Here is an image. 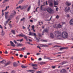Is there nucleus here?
<instances>
[{
  "mask_svg": "<svg viewBox=\"0 0 73 73\" xmlns=\"http://www.w3.org/2000/svg\"><path fill=\"white\" fill-rule=\"evenodd\" d=\"M11 73H15V71H12L11 72Z\"/></svg>",
  "mask_w": 73,
  "mask_h": 73,
  "instance_id": "nucleus-62",
  "label": "nucleus"
},
{
  "mask_svg": "<svg viewBox=\"0 0 73 73\" xmlns=\"http://www.w3.org/2000/svg\"><path fill=\"white\" fill-rule=\"evenodd\" d=\"M41 41L43 42H47V40H41Z\"/></svg>",
  "mask_w": 73,
  "mask_h": 73,
  "instance_id": "nucleus-34",
  "label": "nucleus"
},
{
  "mask_svg": "<svg viewBox=\"0 0 73 73\" xmlns=\"http://www.w3.org/2000/svg\"><path fill=\"white\" fill-rule=\"evenodd\" d=\"M62 63L63 64H66V62H62Z\"/></svg>",
  "mask_w": 73,
  "mask_h": 73,
  "instance_id": "nucleus-53",
  "label": "nucleus"
},
{
  "mask_svg": "<svg viewBox=\"0 0 73 73\" xmlns=\"http://www.w3.org/2000/svg\"><path fill=\"white\" fill-rule=\"evenodd\" d=\"M27 54V55H29L30 54V53H27V54Z\"/></svg>",
  "mask_w": 73,
  "mask_h": 73,
  "instance_id": "nucleus-63",
  "label": "nucleus"
},
{
  "mask_svg": "<svg viewBox=\"0 0 73 73\" xmlns=\"http://www.w3.org/2000/svg\"><path fill=\"white\" fill-rule=\"evenodd\" d=\"M55 36L58 39H61L62 37L63 38H68V34L65 31L61 33L60 31H56L55 32Z\"/></svg>",
  "mask_w": 73,
  "mask_h": 73,
  "instance_id": "nucleus-1",
  "label": "nucleus"
},
{
  "mask_svg": "<svg viewBox=\"0 0 73 73\" xmlns=\"http://www.w3.org/2000/svg\"><path fill=\"white\" fill-rule=\"evenodd\" d=\"M54 28L58 29V28H62V25H61V23H59L58 24H56L53 26Z\"/></svg>",
  "mask_w": 73,
  "mask_h": 73,
  "instance_id": "nucleus-2",
  "label": "nucleus"
},
{
  "mask_svg": "<svg viewBox=\"0 0 73 73\" xmlns=\"http://www.w3.org/2000/svg\"><path fill=\"white\" fill-rule=\"evenodd\" d=\"M23 37H24V38H25V39L26 40V41H28V38L27 37V36H25V35H24Z\"/></svg>",
  "mask_w": 73,
  "mask_h": 73,
  "instance_id": "nucleus-19",
  "label": "nucleus"
},
{
  "mask_svg": "<svg viewBox=\"0 0 73 73\" xmlns=\"http://www.w3.org/2000/svg\"><path fill=\"white\" fill-rule=\"evenodd\" d=\"M65 49V47H61L60 48V50H62L63 49Z\"/></svg>",
  "mask_w": 73,
  "mask_h": 73,
  "instance_id": "nucleus-33",
  "label": "nucleus"
},
{
  "mask_svg": "<svg viewBox=\"0 0 73 73\" xmlns=\"http://www.w3.org/2000/svg\"><path fill=\"white\" fill-rule=\"evenodd\" d=\"M23 46V44H21L20 43H17V45H16L17 47H19V46Z\"/></svg>",
  "mask_w": 73,
  "mask_h": 73,
  "instance_id": "nucleus-9",
  "label": "nucleus"
},
{
  "mask_svg": "<svg viewBox=\"0 0 73 73\" xmlns=\"http://www.w3.org/2000/svg\"><path fill=\"white\" fill-rule=\"evenodd\" d=\"M24 0H20L18 3V4H21V3H23V2Z\"/></svg>",
  "mask_w": 73,
  "mask_h": 73,
  "instance_id": "nucleus-23",
  "label": "nucleus"
},
{
  "mask_svg": "<svg viewBox=\"0 0 73 73\" xmlns=\"http://www.w3.org/2000/svg\"><path fill=\"white\" fill-rule=\"evenodd\" d=\"M24 20H25V18H23L22 19H21V21H24Z\"/></svg>",
  "mask_w": 73,
  "mask_h": 73,
  "instance_id": "nucleus-40",
  "label": "nucleus"
},
{
  "mask_svg": "<svg viewBox=\"0 0 73 73\" xmlns=\"http://www.w3.org/2000/svg\"><path fill=\"white\" fill-rule=\"evenodd\" d=\"M63 65V64L62 63V62L59 64V65Z\"/></svg>",
  "mask_w": 73,
  "mask_h": 73,
  "instance_id": "nucleus-50",
  "label": "nucleus"
},
{
  "mask_svg": "<svg viewBox=\"0 0 73 73\" xmlns=\"http://www.w3.org/2000/svg\"><path fill=\"white\" fill-rule=\"evenodd\" d=\"M16 9H20V6L19 7H17L16 8Z\"/></svg>",
  "mask_w": 73,
  "mask_h": 73,
  "instance_id": "nucleus-48",
  "label": "nucleus"
},
{
  "mask_svg": "<svg viewBox=\"0 0 73 73\" xmlns=\"http://www.w3.org/2000/svg\"><path fill=\"white\" fill-rule=\"evenodd\" d=\"M50 36L52 38H54V35L52 33H51L50 35Z\"/></svg>",
  "mask_w": 73,
  "mask_h": 73,
  "instance_id": "nucleus-17",
  "label": "nucleus"
},
{
  "mask_svg": "<svg viewBox=\"0 0 73 73\" xmlns=\"http://www.w3.org/2000/svg\"><path fill=\"white\" fill-rule=\"evenodd\" d=\"M11 32L12 33H13V35H15V34H16V33L15 32V30H12L11 31Z\"/></svg>",
  "mask_w": 73,
  "mask_h": 73,
  "instance_id": "nucleus-25",
  "label": "nucleus"
},
{
  "mask_svg": "<svg viewBox=\"0 0 73 73\" xmlns=\"http://www.w3.org/2000/svg\"><path fill=\"white\" fill-rule=\"evenodd\" d=\"M5 7V5L3 4L1 6V8H4Z\"/></svg>",
  "mask_w": 73,
  "mask_h": 73,
  "instance_id": "nucleus-44",
  "label": "nucleus"
},
{
  "mask_svg": "<svg viewBox=\"0 0 73 73\" xmlns=\"http://www.w3.org/2000/svg\"><path fill=\"white\" fill-rule=\"evenodd\" d=\"M70 7L67 6L65 8L64 11L66 13H68V12H69V11H70Z\"/></svg>",
  "mask_w": 73,
  "mask_h": 73,
  "instance_id": "nucleus-4",
  "label": "nucleus"
},
{
  "mask_svg": "<svg viewBox=\"0 0 73 73\" xmlns=\"http://www.w3.org/2000/svg\"><path fill=\"white\" fill-rule=\"evenodd\" d=\"M16 19H17L18 20V19H20V18H19V17L18 16H17L16 17Z\"/></svg>",
  "mask_w": 73,
  "mask_h": 73,
  "instance_id": "nucleus-57",
  "label": "nucleus"
},
{
  "mask_svg": "<svg viewBox=\"0 0 73 73\" xmlns=\"http://www.w3.org/2000/svg\"><path fill=\"white\" fill-rule=\"evenodd\" d=\"M24 35L22 34H19V35H16L17 37H24Z\"/></svg>",
  "mask_w": 73,
  "mask_h": 73,
  "instance_id": "nucleus-15",
  "label": "nucleus"
},
{
  "mask_svg": "<svg viewBox=\"0 0 73 73\" xmlns=\"http://www.w3.org/2000/svg\"><path fill=\"white\" fill-rule=\"evenodd\" d=\"M56 19H59V16L58 15H57V16L56 17Z\"/></svg>",
  "mask_w": 73,
  "mask_h": 73,
  "instance_id": "nucleus-36",
  "label": "nucleus"
},
{
  "mask_svg": "<svg viewBox=\"0 0 73 73\" xmlns=\"http://www.w3.org/2000/svg\"><path fill=\"white\" fill-rule=\"evenodd\" d=\"M1 36H4V35H5V32L3 30L1 33Z\"/></svg>",
  "mask_w": 73,
  "mask_h": 73,
  "instance_id": "nucleus-22",
  "label": "nucleus"
},
{
  "mask_svg": "<svg viewBox=\"0 0 73 73\" xmlns=\"http://www.w3.org/2000/svg\"><path fill=\"white\" fill-rule=\"evenodd\" d=\"M5 16L6 19H8V14L7 12H5Z\"/></svg>",
  "mask_w": 73,
  "mask_h": 73,
  "instance_id": "nucleus-11",
  "label": "nucleus"
},
{
  "mask_svg": "<svg viewBox=\"0 0 73 73\" xmlns=\"http://www.w3.org/2000/svg\"><path fill=\"white\" fill-rule=\"evenodd\" d=\"M42 6H44V5H42L40 7L41 10H42V11H44V8L42 7Z\"/></svg>",
  "mask_w": 73,
  "mask_h": 73,
  "instance_id": "nucleus-29",
  "label": "nucleus"
},
{
  "mask_svg": "<svg viewBox=\"0 0 73 73\" xmlns=\"http://www.w3.org/2000/svg\"><path fill=\"white\" fill-rule=\"evenodd\" d=\"M21 67L22 68H27V66H23V65H22Z\"/></svg>",
  "mask_w": 73,
  "mask_h": 73,
  "instance_id": "nucleus-31",
  "label": "nucleus"
},
{
  "mask_svg": "<svg viewBox=\"0 0 73 73\" xmlns=\"http://www.w3.org/2000/svg\"><path fill=\"white\" fill-rule=\"evenodd\" d=\"M13 17V16L12 15H10L9 16V19H8V21H9L10 20H11L12 18Z\"/></svg>",
  "mask_w": 73,
  "mask_h": 73,
  "instance_id": "nucleus-12",
  "label": "nucleus"
},
{
  "mask_svg": "<svg viewBox=\"0 0 73 73\" xmlns=\"http://www.w3.org/2000/svg\"><path fill=\"white\" fill-rule=\"evenodd\" d=\"M9 8V6H8L6 7L5 10H7V9H8V8Z\"/></svg>",
  "mask_w": 73,
  "mask_h": 73,
  "instance_id": "nucleus-35",
  "label": "nucleus"
},
{
  "mask_svg": "<svg viewBox=\"0 0 73 73\" xmlns=\"http://www.w3.org/2000/svg\"><path fill=\"white\" fill-rule=\"evenodd\" d=\"M9 63L8 62L5 64V65L7 66V65H9Z\"/></svg>",
  "mask_w": 73,
  "mask_h": 73,
  "instance_id": "nucleus-55",
  "label": "nucleus"
},
{
  "mask_svg": "<svg viewBox=\"0 0 73 73\" xmlns=\"http://www.w3.org/2000/svg\"><path fill=\"white\" fill-rule=\"evenodd\" d=\"M13 12L14 13L13 15H16V11H13Z\"/></svg>",
  "mask_w": 73,
  "mask_h": 73,
  "instance_id": "nucleus-39",
  "label": "nucleus"
},
{
  "mask_svg": "<svg viewBox=\"0 0 73 73\" xmlns=\"http://www.w3.org/2000/svg\"><path fill=\"white\" fill-rule=\"evenodd\" d=\"M30 22H31V23H32L33 22V20H30Z\"/></svg>",
  "mask_w": 73,
  "mask_h": 73,
  "instance_id": "nucleus-64",
  "label": "nucleus"
},
{
  "mask_svg": "<svg viewBox=\"0 0 73 73\" xmlns=\"http://www.w3.org/2000/svg\"><path fill=\"white\" fill-rule=\"evenodd\" d=\"M40 64L41 65H43V64H45V62H41L40 63Z\"/></svg>",
  "mask_w": 73,
  "mask_h": 73,
  "instance_id": "nucleus-37",
  "label": "nucleus"
},
{
  "mask_svg": "<svg viewBox=\"0 0 73 73\" xmlns=\"http://www.w3.org/2000/svg\"><path fill=\"white\" fill-rule=\"evenodd\" d=\"M9 25L10 27V28H12V25H11L9 24Z\"/></svg>",
  "mask_w": 73,
  "mask_h": 73,
  "instance_id": "nucleus-59",
  "label": "nucleus"
},
{
  "mask_svg": "<svg viewBox=\"0 0 73 73\" xmlns=\"http://www.w3.org/2000/svg\"><path fill=\"white\" fill-rule=\"evenodd\" d=\"M61 73H64L65 72H66V70L65 69H63L60 71Z\"/></svg>",
  "mask_w": 73,
  "mask_h": 73,
  "instance_id": "nucleus-21",
  "label": "nucleus"
},
{
  "mask_svg": "<svg viewBox=\"0 0 73 73\" xmlns=\"http://www.w3.org/2000/svg\"><path fill=\"white\" fill-rule=\"evenodd\" d=\"M70 24L71 25H73V19H72L70 22Z\"/></svg>",
  "mask_w": 73,
  "mask_h": 73,
  "instance_id": "nucleus-10",
  "label": "nucleus"
},
{
  "mask_svg": "<svg viewBox=\"0 0 73 73\" xmlns=\"http://www.w3.org/2000/svg\"><path fill=\"white\" fill-rule=\"evenodd\" d=\"M32 28L33 29H34V28H35V26H34V25L32 26Z\"/></svg>",
  "mask_w": 73,
  "mask_h": 73,
  "instance_id": "nucleus-56",
  "label": "nucleus"
},
{
  "mask_svg": "<svg viewBox=\"0 0 73 73\" xmlns=\"http://www.w3.org/2000/svg\"><path fill=\"white\" fill-rule=\"evenodd\" d=\"M58 7H57L56 8V11H58Z\"/></svg>",
  "mask_w": 73,
  "mask_h": 73,
  "instance_id": "nucleus-61",
  "label": "nucleus"
},
{
  "mask_svg": "<svg viewBox=\"0 0 73 73\" xmlns=\"http://www.w3.org/2000/svg\"><path fill=\"white\" fill-rule=\"evenodd\" d=\"M30 65H31L33 67H37V64H30Z\"/></svg>",
  "mask_w": 73,
  "mask_h": 73,
  "instance_id": "nucleus-13",
  "label": "nucleus"
},
{
  "mask_svg": "<svg viewBox=\"0 0 73 73\" xmlns=\"http://www.w3.org/2000/svg\"><path fill=\"white\" fill-rule=\"evenodd\" d=\"M31 7L30 6L27 9V12H29L30 10L31 9Z\"/></svg>",
  "mask_w": 73,
  "mask_h": 73,
  "instance_id": "nucleus-30",
  "label": "nucleus"
},
{
  "mask_svg": "<svg viewBox=\"0 0 73 73\" xmlns=\"http://www.w3.org/2000/svg\"><path fill=\"white\" fill-rule=\"evenodd\" d=\"M51 67L53 69H55V68H56V66H52Z\"/></svg>",
  "mask_w": 73,
  "mask_h": 73,
  "instance_id": "nucleus-49",
  "label": "nucleus"
},
{
  "mask_svg": "<svg viewBox=\"0 0 73 73\" xmlns=\"http://www.w3.org/2000/svg\"><path fill=\"white\" fill-rule=\"evenodd\" d=\"M24 57L25 58H27V55H25L24 56Z\"/></svg>",
  "mask_w": 73,
  "mask_h": 73,
  "instance_id": "nucleus-58",
  "label": "nucleus"
},
{
  "mask_svg": "<svg viewBox=\"0 0 73 73\" xmlns=\"http://www.w3.org/2000/svg\"><path fill=\"white\" fill-rule=\"evenodd\" d=\"M8 21H8H6L5 23V26H6V25L8 24V21Z\"/></svg>",
  "mask_w": 73,
  "mask_h": 73,
  "instance_id": "nucleus-27",
  "label": "nucleus"
},
{
  "mask_svg": "<svg viewBox=\"0 0 73 73\" xmlns=\"http://www.w3.org/2000/svg\"><path fill=\"white\" fill-rule=\"evenodd\" d=\"M23 55L22 54H21L19 56L20 57H21V58L23 57Z\"/></svg>",
  "mask_w": 73,
  "mask_h": 73,
  "instance_id": "nucleus-46",
  "label": "nucleus"
},
{
  "mask_svg": "<svg viewBox=\"0 0 73 73\" xmlns=\"http://www.w3.org/2000/svg\"><path fill=\"white\" fill-rule=\"evenodd\" d=\"M54 1V7H57V6L56 5H58V1Z\"/></svg>",
  "mask_w": 73,
  "mask_h": 73,
  "instance_id": "nucleus-5",
  "label": "nucleus"
},
{
  "mask_svg": "<svg viewBox=\"0 0 73 73\" xmlns=\"http://www.w3.org/2000/svg\"><path fill=\"white\" fill-rule=\"evenodd\" d=\"M0 62H1V63H2V64H5V63L6 62V61L5 60H3L2 61Z\"/></svg>",
  "mask_w": 73,
  "mask_h": 73,
  "instance_id": "nucleus-26",
  "label": "nucleus"
},
{
  "mask_svg": "<svg viewBox=\"0 0 73 73\" xmlns=\"http://www.w3.org/2000/svg\"><path fill=\"white\" fill-rule=\"evenodd\" d=\"M21 50H25L26 49V48L25 47H24L23 48H21Z\"/></svg>",
  "mask_w": 73,
  "mask_h": 73,
  "instance_id": "nucleus-32",
  "label": "nucleus"
},
{
  "mask_svg": "<svg viewBox=\"0 0 73 73\" xmlns=\"http://www.w3.org/2000/svg\"><path fill=\"white\" fill-rule=\"evenodd\" d=\"M40 46L41 47H48V46L44 44H41L40 45Z\"/></svg>",
  "mask_w": 73,
  "mask_h": 73,
  "instance_id": "nucleus-16",
  "label": "nucleus"
},
{
  "mask_svg": "<svg viewBox=\"0 0 73 73\" xmlns=\"http://www.w3.org/2000/svg\"><path fill=\"white\" fill-rule=\"evenodd\" d=\"M10 43L11 44V46H13V47H15L16 45L14 44V43H13L12 41H10Z\"/></svg>",
  "mask_w": 73,
  "mask_h": 73,
  "instance_id": "nucleus-7",
  "label": "nucleus"
},
{
  "mask_svg": "<svg viewBox=\"0 0 73 73\" xmlns=\"http://www.w3.org/2000/svg\"><path fill=\"white\" fill-rule=\"evenodd\" d=\"M71 13H73V8L71 9Z\"/></svg>",
  "mask_w": 73,
  "mask_h": 73,
  "instance_id": "nucleus-38",
  "label": "nucleus"
},
{
  "mask_svg": "<svg viewBox=\"0 0 73 73\" xmlns=\"http://www.w3.org/2000/svg\"><path fill=\"white\" fill-rule=\"evenodd\" d=\"M7 11V10H5H5H2V12H4V11Z\"/></svg>",
  "mask_w": 73,
  "mask_h": 73,
  "instance_id": "nucleus-51",
  "label": "nucleus"
},
{
  "mask_svg": "<svg viewBox=\"0 0 73 73\" xmlns=\"http://www.w3.org/2000/svg\"><path fill=\"white\" fill-rule=\"evenodd\" d=\"M13 42L15 44H17V43H18L17 42H16V40H14L13 41Z\"/></svg>",
  "mask_w": 73,
  "mask_h": 73,
  "instance_id": "nucleus-47",
  "label": "nucleus"
},
{
  "mask_svg": "<svg viewBox=\"0 0 73 73\" xmlns=\"http://www.w3.org/2000/svg\"><path fill=\"white\" fill-rule=\"evenodd\" d=\"M23 41V39H21L20 40V42H21Z\"/></svg>",
  "mask_w": 73,
  "mask_h": 73,
  "instance_id": "nucleus-60",
  "label": "nucleus"
},
{
  "mask_svg": "<svg viewBox=\"0 0 73 73\" xmlns=\"http://www.w3.org/2000/svg\"><path fill=\"white\" fill-rule=\"evenodd\" d=\"M52 16H51V17L49 20H47V21H50V20H51V19H52Z\"/></svg>",
  "mask_w": 73,
  "mask_h": 73,
  "instance_id": "nucleus-43",
  "label": "nucleus"
},
{
  "mask_svg": "<svg viewBox=\"0 0 73 73\" xmlns=\"http://www.w3.org/2000/svg\"><path fill=\"white\" fill-rule=\"evenodd\" d=\"M62 25H64V24H65V23L64 22H62Z\"/></svg>",
  "mask_w": 73,
  "mask_h": 73,
  "instance_id": "nucleus-45",
  "label": "nucleus"
},
{
  "mask_svg": "<svg viewBox=\"0 0 73 73\" xmlns=\"http://www.w3.org/2000/svg\"><path fill=\"white\" fill-rule=\"evenodd\" d=\"M66 4L67 6H70L71 5V3L68 1H67L66 2Z\"/></svg>",
  "mask_w": 73,
  "mask_h": 73,
  "instance_id": "nucleus-8",
  "label": "nucleus"
},
{
  "mask_svg": "<svg viewBox=\"0 0 73 73\" xmlns=\"http://www.w3.org/2000/svg\"><path fill=\"white\" fill-rule=\"evenodd\" d=\"M17 64H16V63L15 62L14 63L13 66H14L15 67L17 66Z\"/></svg>",
  "mask_w": 73,
  "mask_h": 73,
  "instance_id": "nucleus-28",
  "label": "nucleus"
},
{
  "mask_svg": "<svg viewBox=\"0 0 73 73\" xmlns=\"http://www.w3.org/2000/svg\"><path fill=\"white\" fill-rule=\"evenodd\" d=\"M48 29H44L43 30V31L42 32V35H44V34H43V33H44V32H48Z\"/></svg>",
  "mask_w": 73,
  "mask_h": 73,
  "instance_id": "nucleus-14",
  "label": "nucleus"
},
{
  "mask_svg": "<svg viewBox=\"0 0 73 73\" xmlns=\"http://www.w3.org/2000/svg\"><path fill=\"white\" fill-rule=\"evenodd\" d=\"M9 0H4L3 1L2 3L4 4V3H7V2H9Z\"/></svg>",
  "mask_w": 73,
  "mask_h": 73,
  "instance_id": "nucleus-18",
  "label": "nucleus"
},
{
  "mask_svg": "<svg viewBox=\"0 0 73 73\" xmlns=\"http://www.w3.org/2000/svg\"><path fill=\"white\" fill-rule=\"evenodd\" d=\"M32 32H30L29 33V35H30V36H32Z\"/></svg>",
  "mask_w": 73,
  "mask_h": 73,
  "instance_id": "nucleus-41",
  "label": "nucleus"
},
{
  "mask_svg": "<svg viewBox=\"0 0 73 73\" xmlns=\"http://www.w3.org/2000/svg\"><path fill=\"white\" fill-rule=\"evenodd\" d=\"M4 53H5V54H8V52H7V51L6 50L5 52Z\"/></svg>",
  "mask_w": 73,
  "mask_h": 73,
  "instance_id": "nucleus-54",
  "label": "nucleus"
},
{
  "mask_svg": "<svg viewBox=\"0 0 73 73\" xmlns=\"http://www.w3.org/2000/svg\"><path fill=\"white\" fill-rule=\"evenodd\" d=\"M36 35V33H32L31 36H34V35Z\"/></svg>",
  "mask_w": 73,
  "mask_h": 73,
  "instance_id": "nucleus-42",
  "label": "nucleus"
},
{
  "mask_svg": "<svg viewBox=\"0 0 73 73\" xmlns=\"http://www.w3.org/2000/svg\"><path fill=\"white\" fill-rule=\"evenodd\" d=\"M23 6L24 9H26V8H28V5H23Z\"/></svg>",
  "mask_w": 73,
  "mask_h": 73,
  "instance_id": "nucleus-20",
  "label": "nucleus"
},
{
  "mask_svg": "<svg viewBox=\"0 0 73 73\" xmlns=\"http://www.w3.org/2000/svg\"><path fill=\"white\" fill-rule=\"evenodd\" d=\"M15 50H16L17 51H21V50L20 49H16Z\"/></svg>",
  "mask_w": 73,
  "mask_h": 73,
  "instance_id": "nucleus-52",
  "label": "nucleus"
},
{
  "mask_svg": "<svg viewBox=\"0 0 73 73\" xmlns=\"http://www.w3.org/2000/svg\"><path fill=\"white\" fill-rule=\"evenodd\" d=\"M20 9H21V10H23V9H24V6L23 5V6H20Z\"/></svg>",
  "mask_w": 73,
  "mask_h": 73,
  "instance_id": "nucleus-24",
  "label": "nucleus"
},
{
  "mask_svg": "<svg viewBox=\"0 0 73 73\" xmlns=\"http://www.w3.org/2000/svg\"><path fill=\"white\" fill-rule=\"evenodd\" d=\"M47 11L49 13H53L54 11L52 9L48 7L47 9Z\"/></svg>",
  "mask_w": 73,
  "mask_h": 73,
  "instance_id": "nucleus-3",
  "label": "nucleus"
},
{
  "mask_svg": "<svg viewBox=\"0 0 73 73\" xmlns=\"http://www.w3.org/2000/svg\"><path fill=\"white\" fill-rule=\"evenodd\" d=\"M52 2H53V1L52 0H49V3H50L49 4V5L50 7H53V3H52Z\"/></svg>",
  "mask_w": 73,
  "mask_h": 73,
  "instance_id": "nucleus-6",
  "label": "nucleus"
}]
</instances>
